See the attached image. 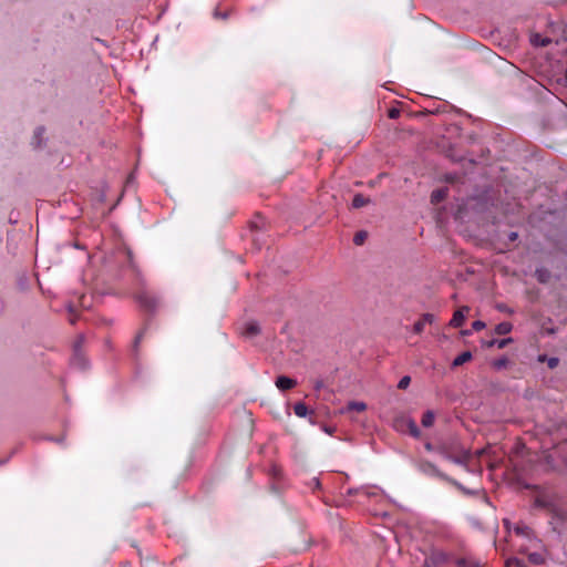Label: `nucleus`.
Instances as JSON below:
<instances>
[{"label": "nucleus", "mask_w": 567, "mask_h": 567, "mask_svg": "<svg viewBox=\"0 0 567 567\" xmlns=\"http://www.w3.org/2000/svg\"><path fill=\"white\" fill-rule=\"evenodd\" d=\"M450 560V555L443 550H433L425 559L424 567H442Z\"/></svg>", "instance_id": "20e7f679"}, {"label": "nucleus", "mask_w": 567, "mask_h": 567, "mask_svg": "<svg viewBox=\"0 0 567 567\" xmlns=\"http://www.w3.org/2000/svg\"><path fill=\"white\" fill-rule=\"evenodd\" d=\"M513 330V324L508 321H503V322H499L496 327H495V333L496 334H507L509 333L511 331Z\"/></svg>", "instance_id": "dca6fc26"}, {"label": "nucleus", "mask_w": 567, "mask_h": 567, "mask_svg": "<svg viewBox=\"0 0 567 567\" xmlns=\"http://www.w3.org/2000/svg\"><path fill=\"white\" fill-rule=\"evenodd\" d=\"M512 342H513L512 338H505V339H501V340L492 339V340L485 342L484 346L487 348H492V347L496 346L498 349H503Z\"/></svg>", "instance_id": "ddd939ff"}, {"label": "nucleus", "mask_w": 567, "mask_h": 567, "mask_svg": "<svg viewBox=\"0 0 567 567\" xmlns=\"http://www.w3.org/2000/svg\"><path fill=\"white\" fill-rule=\"evenodd\" d=\"M504 526L507 530H513L515 534L520 535L525 538L530 539L533 537V530L530 527L523 523L512 524L508 519L503 520Z\"/></svg>", "instance_id": "423d86ee"}, {"label": "nucleus", "mask_w": 567, "mask_h": 567, "mask_svg": "<svg viewBox=\"0 0 567 567\" xmlns=\"http://www.w3.org/2000/svg\"><path fill=\"white\" fill-rule=\"evenodd\" d=\"M454 563L456 567H482L480 561L472 557H460Z\"/></svg>", "instance_id": "9d476101"}, {"label": "nucleus", "mask_w": 567, "mask_h": 567, "mask_svg": "<svg viewBox=\"0 0 567 567\" xmlns=\"http://www.w3.org/2000/svg\"><path fill=\"white\" fill-rule=\"evenodd\" d=\"M535 275L537 277V280L542 284L547 282V280L549 279V276H550L548 270L545 268H537L535 271Z\"/></svg>", "instance_id": "4be33fe9"}, {"label": "nucleus", "mask_w": 567, "mask_h": 567, "mask_svg": "<svg viewBox=\"0 0 567 567\" xmlns=\"http://www.w3.org/2000/svg\"><path fill=\"white\" fill-rule=\"evenodd\" d=\"M461 333H462L463 336H468V334H471V331H470V330H463Z\"/></svg>", "instance_id": "ea45409f"}, {"label": "nucleus", "mask_w": 567, "mask_h": 567, "mask_svg": "<svg viewBox=\"0 0 567 567\" xmlns=\"http://www.w3.org/2000/svg\"><path fill=\"white\" fill-rule=\"evenodd\" d=\"M44 132H45V128L43 126H39V127L35 128L34 134H33V138H32V144L35 147H41L43 145Z\"/></svg>", "instance_id": "4468645a"}, {"label": "nucleus", "mask_w": 567, "mask_h": 567, "mask_svg": "<svg viewBox=\"0 0 567 567\" xmlns=\"http://www.w3.org/2000/svg\"><path fill=\"white\" fill-rule=\"evenodd\" d=\"M142 340V333L137 334L134 341V349L136 350Z\"/></svg>", "instance_id": "c9c22d12"}, {"label": "nucleus", "mask_w": 567, "mask_h": 567, "mask_svg": "<svg viewBox=\"0 0 567 567\" xmlns=\"http://www.w3.org/2000/svg\"><path fill=\"white\" fill-rule=\"evenodd\" d=\"M528 560L535 565H540L544 563V557L539 553H530L528 555Z\"/></svg>", "instance_id": "b1692460"}, {"label": "nucleus", "mask_w": 567, "mask_h": 567, "mask_svg": "<svg viewBox=\"0 0 567 567\" xmlns=\"http://www.w3.org/2000/svg\"><path fill=\"white\" fill-rule=\"evenodd\" d=\"M411 378L409 375H404L398 383V388L401 390L406 389L410 385Z\"/></svg>", "instance_id": "a878e982"}, {"label": "nucleus", "mask_w": 567, "mask_h": 567, "mask_svg": "<svg viewBox=\"0 0 567 567\" xmlns=\"http://www.w3.org/2000/svg\"><path fill=\"white\" fill-rule=\"evenodd\" d=\"M399 116H400V111L398 109L389 110V117L390 118H398Z\"/></svg>", "instance_id": "2f4dec72"}, {"label": "nucleus", "mask_w": 567, "mask_h": 567, "mask_svg": "<svg viewBox=\"0 0 567 567\" xmlns=\"http://www.w3.org/2000/svg\"><path fill=\"white\" fill-rule=\"evenodd\" d=\"M323 386L322 381H317L315 384L316 390H320Z\"/></svg>", "instance_id": "58836bf2"}, {"label": "nucleus", "mask_w": 567, "mask_h": 567, "mask_svg": "<svg viewBox=\"0 0 567 567\" xmlns=\"http://www.w3.org/2000/svg\"><path fill=\"white\" fill-rule=\"evenodd\" d=\"M535 506L536 507H549L550 506V503L544 498V497H537L536 501H535Z\"/></svg>", "instance_id": "bb28decb"}, {"label": "nucleus", "mask_w": 567, "mask_h": 567, "mask_svg": "<svg viewBox=\"0 0 567 567\" xmlns=\"http://www.w3.org/2000/svg\"><path fill=\"white\" fill-rule=\"evenodd\" d=\"M424 327H425L424 321H422V320L420 319V320H417V321L414 323V326H413V331H414L415 333H417V334H419V333H421V332L424 330Z\"/></svg>", "instance_id": "cd10ccee"}, {"label": "nucleus", "mask_w": 567, "mask_h": 567, "mask_svg": "<svg viewBox=\"0 0 567 567\" xmlns=\"http://www.w3.org/2000/svg\"><path fill=\"white\" fill-rule=\"evenodd\" d=\"M421 320L424 321V324H431L435 321V317L432 313H424Z\"/></svg>", "instance_id": "c85d7f7f"}, {"label": "nucleus", "mask_w": 567, "mask_h": 567, "mask_svg": "<svg viewBox=\"0 0 567 567\" xmlns=\"http://www.w3.org/2000/svg\"><path fill=\"white\" fill-rule=\"evenodd\" d=\"M507 362H508V360L506 358H502L494 362V367L496 369H502V368L506 367Z\"/></svg>", "instance_id": "7c9ffc66"}, {"label": "nucleus", "mask_w": 567, "mask_h": 567, "mask_svg": "<svg viewBox=\"0 0 567 567\" xmlns=\"http://www.w3.org/2000/svg\"><path fill=\"white\" fill-rule=\"evenodd\" d=\"M411 463L419 473L423 474L426 477L439 478L444 482H447V483L452 484L453 486H455L456 488H458L460 491H462L466 495L475 494L474 491L466 488L460 482H457L456 480H454V478L450 477L449 475H446L445 473H443L434 463L430 462L426 458H423V457L413 458L411 461Z\"/></svg>", "instance_id": "f257e3e1"}, {"label": "nucleus", "mask_w": 567, "mask_h": 567, "mask_svg": "<svg viewBox=\"0 0 567 567\" xmlns=\"http://www.w3.org/2000/svg\"><path fill=\"white\" fill-rule=\"evenodd\" d=\"M369 203H370L369 198H365L361 194H355L353 199H352V207L353 208H361V207L365 206Z\"/></svg>", "instance_id": "f3484780"}, {"label": "nucleus", "mask_w": 567, "mask_h": 567, "mask_svg": "<svg viewBox=\"0 0 567 567\" xmlns=\"http://www.w3.org/2000/svg\"><path fill=\"white\" fill-rule=\"evenodd\" d=\"M368 237V233L364 230L358 231L353 237V243L358 246L362 245Z\"/></svg>", "instance_id": "5701e85b"}, {"label": "nucleus", "mask_w": 567, "mask_h": 567, "mask_svg": "<svg viewBox=\"0 0 567 567\" xmlns=\"http://www.w3.org/2000/svg\"><path fill=\"white\" fill-rule=\"evenodd\" d=\"M403 426H406L411 436L417 439L421 435V431L417 427L415 421L411 417L400 416L394 421V427L398 431H403Z\"/></svg>", "instance_id": "7ed1b4c3"}, {"label": "nucleus", "mask_w": 567, "mask_h": 567, "mask_svg": "<svg viewBox=\"0 0 567 567\" xmlns=\"http://www.w3.org/2000/svg\"><path fill=\"white\" fill-rule=\"evenodd\" d=\"M439 447H440V446L434 447V446L432 445V443H430V442H426V443L424 444V449H425L427 452H433V451L437 452V449H439Z\"/></svg>", "instance_id": "473e14b6"}, {"label": "nucleus", "mask_w": 567, "mask_h": 567, "mask_svg": "<svg viewBox=\"0 0 567 567\" xmlns=\"http://www.w3.org/2000/svg\"><path fill=\"white\" fill-rule=\"evenodd\" d=\"M485 326H486V324H485V322H483V321H481V320H476V321H474V322L472 323V328H473V330H475V331H480V330L484 329V328H485Z\"/></svg>", "instance_id": "c756f323"}, {"label": "nucleus", "mask_w": 567, "mask_h": 567, "mask_svg": "<svg viewBox=\"0 0 567 567\" xmlns=\"http://www.w3.org/2000/svg\"><path fill=\"white\" fill-rule=\"evenodd\" d=\"M434 419H435L434 413H433L432 411H430V410H429V411H426V412L423 414L421 423H422V425H423L424 427H430V426H432V425H433V423H434Z\"/></svg>", "instance_id": "412c9836"}, {"label": "nucleus", "mask_w": 567, "mask_h": 567, "mask_svg": "<svg viewBox=\"0 0 567 567\" xmlns=\"http://www.w3.org/2000/svg\"><path fill=\"white\" fill-rule=\"evenodd\" d=\"M138 301H140L141 303H143L145 307H148V303L146 302V298H144L143 296H140V297H138Z\"/></svg>", "instance_id": "e433bc0d"}, {"label": "nucleus", "mask_w": 567, "mask_h": 567, "mask_svg": "<svg viewBox=\"0 0 567 567\" xmlns=\"http://www.w3.org/2000/svg\"><path fill=\"white\" fill-rule=\"evenodd\" d=\"M437 453L445 460L451 461L454 464L461 465L467 472H472L468 466V461L471 460L470 450H462L460 455H452L444 445H441L437 449Z\"/></svg>", "instance_id": "f03ea898"}, {"label": "nucleus", "mask_w": 567, "mask_h": 567, "mask_svg": "<svg viewBox=\"0 0 567 567\" xmlns=\"http://www.w3.org/2000/svg\"><path fill=\"white\" fill-rule=\"evenodd\" d=\"M538 361H540V362L546 361L549 369H555L559 363V359L557 357L547 358L546 354H540L538 357Z\"/></svg>", "instance_id": "6ab92c4d"}, {"label": "nucleus", "mask_w": 567, "mask_h": 567, "mask_svg": "<svg viewBox=\"0 0 567 567\" xmlns=\"http://www.w3.org/2000/svg\"><path fill=\"white\" fill-rule=\"evenodd\" d=\"M82 343H83V337H81L74 343V354H73L71 363L73 367L84 370L87 368L89 363H87V360L85 359V357L81 353Z\"/></svg>", "instance_id": "39448f33"}, {"label": "nucleus", "mask_w": 567, "mask_h": 567, "mask_svg": "<svg viewBox=\"0 0 567 567\" xmlns=\"http://www.w3.org/2000/svg\"><path fill=\"white\" fill-rule=\"evenodd\" d=\"M530 41L536 47H547L550 43V39L543 38L540 34H533Z\"/></svg>", "instance_id": "a211bd4d"}, {"label": "nucleus", "mask_w": 567, "mask_h": 567, "mask_svg": "<svg viewBox=\"0 0 567 567\" xmlns=\"http://www.w3.org/2000/svg\"><path fill=\"white\" fill-rule=\"evenodd\" d=\"M472 352L471 351H464L461 354H458L452 362V367H460L466 362H468L472 359Z\"/></svg>", "instance_id": "2eb2a0df"}, {"label": "nucleus", "mask_w": 567, "mask_h": 567, "mask_svg": "<svg viewBox=\"0 0 567 567\" xmlns=\"http://www.w3.org/2000/svg\"><path fill=\"white\" fill-rule=\"evenodd\" d=\"M214 16L215 17H221L223 19L227 18V13H219L218 11H215Z\"/></svg>", "instance_id": "4c0bfd02"}, {"label": "nucleus", "mask_w": 567, "mask_h": 567, "mask_svg": "<svg viewBox=\"0 0 567 567\" xmlns=\"http://www.w3.org/2000/svg\"><path fill=\"white\" fill-rule=\"evenodd\" d=\"M367 410V404L362 401H350L343 409L344 413L357 411V412H363Z\"/></svg>", "instance_id": "9b49d317"}, {"label": "nucleus", "mask_w": 567, "mask_h": 567, "mask_svg": "<svg viewBox=\"0 0 567 567\" xmlns=\"http://www.w3.org/2000/svg\"><path fill=\"white\" fill-rule=\"evenodd\" d=\"M507 567H527L526 564L518 558H509L506 561Z\"/></svg>", "instance_id": "393cba45"}, {"label": "nucleus", "mask_w": 567, "mask_h": 567, "mask_svg": "<svg viewBox=\"0 0 567 567\" xmlns=\"http://www.w3.org/2000/svg\"><path fill=\"white\" fill-rule=\"evenodd\" d=\"M324 431L329 434L331 433L330 429H324Z\"/></svg>", "instance_id": "79ce46f5"}, {"label": "nucleus", "mask_w": 567, "mask_h": 567, "mask_svg": "<svg viewBox=\"0 0 567 567\" xmlns=\"http://www.w3.org/2000/svg\"><path fill=\"white\" fill-rule=\"evenodd\" d=\"M449 189L446 187L439 188L432 192L431 202L437 204L447 197Z\"/></svg>", "instance_id": "f8f14e48"}, {"label": "nucleus", "mask_w": 567, "mask_h": 567, "mask_svg": "<svg viewBox=\"0 0 567 567\" xmlns=\"http://www.w3.org/2000/svg\"><path fill=\"white\" fill-rule=\"evenodd\" d=\"M261 332L260 326L255 320H249L244 323L241 334L246 338H254Z\"/></svg>", "instance_id": "6e6552de"}, {"label": "nucleus", "mask_w": 567, "mask_h": 567, "mask_svg": "<svg viewBox=\"0 0 567 567\" xmlns=\"http://www.w3.org/2000/svg\"><path fill=\"white\" fill-rule=\"evenodd\" d=\"M70 322H71L72 324H74V323H75V319H74V318H71V319H70Z\"/></svg>", "instance_id": "a19ab883"}, {"label": "nucleus", "mask_w": 567, "mask_h": 567, "mask_svg": "<svg viewBox=\"0 0 567 567\" xmlns=\"http://www.w3.org/2000/svg\"><path fill=\"white\" fill-rule=\"evenodd\" d=\"M468 311L470 308L467 306H463L460 309H457L450 321V326L453 328H458L463 326Z\"/></svg>", "instance_id": "0eeeda50"}, {"label": "nucleus", "mask_w": 567, "mask_h": 567, "mask_svg": "<svg viewBox=\"0 0 567 567\" xmlns=\"http://www.w3.org/2000/svg\"><path fill=\"white\" fill-rule=\"evenodd\" d=\"M293 412L299 417H306L308 414V408L305 403L298 402L293 406Z\"/></svg>", "instance_id": "aec40b11"}, {"label": "nucleus", "mask_w": 567, "mask_h": 567, "mask_svg": "<svg viewBox=\"0 0 567 567\" xmlns=\"http://www.w3.org/2000/svg\"><path fill=\"white\" fill-rule=\"evenodd\" d=\"M296 384H297L296 380H293L289 377H286V375H280L276 380V386L281 391L289 390V389L293 388Z\"/></svg>", "instance_id": "1a4fd4ad"}, {"label": "nucleus", "mask_w": 567, "mask_h": 567, "mask_svg": "<svg viewBox=\"0 0 567 567\" xmlns=\"http://www.w3.org/2000/svg\"><path fill=\"white\" fill-rule=\"evenodd\" d=\"M497 309H498L499 311H504V312L513 313V310H512V309H509V308H507V306H506V305H503V303L497 305Z\"/></svg>", "instance_id": "72a5a7b5"}, {"label": "nucleus", "mask_w": 567, "mask_h": 567, "mask_svg": "<svg viewBox=\"0 0 567 567\" xmlns=\"http://www.w3.org/2000/svg\"><path fill=\"white\" fill-rule=\"evenodd\" d=\"M507 237L509 241H515L518 238V234L516 231H511Z\"/></svg>", "instance_id": "f704fd0d"}]
</instances>
